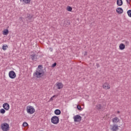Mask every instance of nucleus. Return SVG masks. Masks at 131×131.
Wrapping results in <instances>:
<instances>
[{
    "label": "nucleus",
    "instance_id": "obj_1",
    "mask_svg": "<svg viewBox=\"0 0 131 131\" xmlns=\"http://www.w3.org/2000/svg\"><path fill=\"white\" fill-rule=\"evenodd\" d=\"M43 75H45V71H43V69H42V66L39 65L36 72L34 73L33 76L37 78H40V77H42Z\"/></svg>",
    "mask_w": 131,
    "mask_h": 131
},
{
    "label": "nucleus",
    "instance_id": "obj_2",
    "mask_svg": "<svg viewBox=\"0 0 131 131\" xmlns=\"http://www.w3.org/2000/svg\"><path fill=\"white\" fill-rule=\"evenodd\" d=\"M1 129L3 131H8L10 128V125L7 123H3L1 125Z\"/></svg>",
    "mask_w": 131,
    "mask_h": 131
},
{
    "label": "nucleus",
    "instance_id": "obj_3",
    "mask_svg": "<svg viewBox=\"0 0 131 131\" xmlns=\"http://www.w3.org/2000/svg\"><path fill=\"white\" fill-rule=\"evenodd\" d=\"M27 112L29 114H33L35 112V109L34 107L31 105H29L27 106Z\"/></svg>",
    "mask_w": 131,
    "mask_h": 131
},
{
    "label": "nucleus",
    "instance_id": "obj_4",
    "mask_svg": "<svg viewBox=\"0 0 131 131\" xmlns=\"http://www.w3.org/2000/svg\"><path fill=\"white\" fill-rule=\"evenodd\" d=\"M59 121H60L59 119V117L57 116H53L51 118V122L53 123V124H58L59 123Z\"/></svg>",
    "mask_w": 131,
    "mask_h": 131
},
{
    "label": "nucleus",
    "instance_id": "obj_5",
    "mask_svg": "<svg viewBox=\"0 0 131 131\" xmlns=\"http://www.w3.org/2000/svg\"><path fill=\"white\" fill-rule=\"evenodd\" d=\"M74 120L75 122H80L81 121V116H79V115L74 116Z\"/></svg>",
    "mask_w": 131,
    "mask_h": 131
},
{
    "label": "nucleus",
    "instance_id": "obj_6",
    "mask_svg": "<svg viewBox=\"0 0 131 131\" xmlns=\"http://www.w3.org/2000/svg\"><path fill=\"white\" fill-rule=\"evenodd\" d=\"M9 76L12 79H14L16 77V73L13 71H11L9 73Z\"/></svg>",
    "mask_w": 131,
    "mask_h": 131
},
{
    "label": "nucleus",
    "instance_id": "obj_7",
    "mask_svg": "<svg viewBox=\"0 0 131 131\" xmlns=\"http://www.w3.org/2000/svg\"><path fill=\"white\" fill-rule=\"evenodd\" d=\"M30 57L33 61H36L37 60V55L35 53H33L30 56Z\"/></svg>",
    "mask_w": 131,
    "mask_h": 131
},
{
    "label": "nucleus",
    "instance_id": "obj_8",
    "mask_svg": "<svg viewBox=\"0 0 131 131\" xmlns=\"http://www.w3.org/2000/svg\"><path fill=\"white\" fill-rule=\"evenodd\" d=\"M103 89L104 90H110V85L107 82L104 83L102 85Z\"/></svg>",
    "mask_w": 131,
    "mask_h": 131
},
{
    "label": "nucleus",
    "instance_id": "obj_9",
    "mask_svg": "<svg viewBox=\"0 0 131 131\" xmlns=\"http://www.w3.org/2000/svg\"><path fill=\"white\" fill-rule=\"evenodd\" d=\"M56 86H57V89L58 90H61V89H63V85L61 82H57L56 84Z\"/></svg>",
    "mask_w": 131,
    "mask_h": 131
},
{
    "label": "nucleus",
    "instance_id": "obj_10",
    "mask_svg": "<svg viewBox=\"0 0 131 131\" xmlns=\"http://www.w3.org/2000/svg\"><path fill=\"white\" fill-rule=\"evenodd\" d=\"M3 108L6 111L9 110L10 109V105H9L8 103H6L3 104Z\"/></svg>",
    "mask_w": 131,
    "mask_h": 131
},
{
    "label": "nucleus",
    "instance_id": "obj_11",
    "mask_svg": "<svg viewBox=\"0 0 131 131\" xmlns=\"http://www.w3.org/2000/svg\"><path fill=\"white\" fill-rule=\"evenodd\" d=\"M116 12L118 14H122L123 13V10L121 8H118L116 9Z\"/></svg>",
    "mask_w": 131,
    "mask_h": 131
},
{
    "label": "nucleus",
    "instance_id": "obj_12",
    "mask_svg": "<svg viewBox=\"0 0 131 131\" xmlns=\"http://www.w3.org/2000/svg\"><path fill=\"white\" fill-rule=\"evenodd\" d=\"M119 49L120 50H124V49H125V45H124V44L123 43H121L120 45H119Z\"/></svg>",
    "mask_w": 131,
    "mask_h": 131
},
{
    "label": "nucleus",
    "instance_id": "obj_13",
    "mask_svg": "<svg viewBox=\"0 0 131 131\" xmlns=\"http://www.w3.org/2000/svg\"><path fill=\"white\" fill-rule=\"evenodd\" d=\"M122 0H117V5H118V6H122Z\"/></svg>",
    "mask_w": 131,
    "mask_h": 131
},
{
    "label": "nucleus",
    "instance_id": "obj_14",
    "mask_svg": "<svg viewBox=\"0 0 131 131\" xmlns=\"http://www.w3.org/2000/svg\"><path fill=\"white\" fill-rule=\"evenodd\" d=\"M54 113L56 115H60V114H61V111H60V110H56Z\"/></svg>",
    "mask_w": 131,
    "mask_h": 131
},
{
    "label": "nucleus",
    "instance_id": "obj_15",
    "mask_svg": "<svg viewBox=\"0 0 131 131\" xmlns=\"http://www.w3.org/2000/svg\"><path fill=\"white\" fill-rule=\"evenodd\" d=\"M8 34H9V30L5 29L3 31V35H8Z\"/></svg>",
    "mask_w": 131,
    "mask_h": 131
},
{
    "label": "nucleus",
    "instance_id": "obj_16",
    "mask_svg": "<svg viewBox=\"0 0 131 131\" xmlns=\"http://www.w3.org/2000/svg\"><path fill=\"white\" fill-rule=\"evenodd\" d=\"M27 18L28 20H31L33 18V15L28 14Z\"/></svg>",
    "mask_w": 131,
    "mask_h": 131
},
{
    "label": "nucleus",
    "instance_id": "obj_17",
    "mask_svg": "<svg viewBox=\"0 0 131 131\" xmlns=\"http://www.w3.org/2000/svg\"><path fill=\"white\" fill-rule=\"evenodd\" d=\"M7 49H8V46L7 45H4L3 46L2 49L3 50V51H6Z\"/></svg>",
    "mask_w": 131,
    "mask_h": 131
},
{
    "label": "nucleus",
    "instance_id": "obj_18",
    "mask_svg": "<svg viewBox=\"0 0 131 131\" xmlns=\"http://www.w3.org/2000/svg\"><path fill=\"white\" fill-rule=\"evenodd\" d=\"M0 113L2 114H5V113H6V110H5L4 108H2L0 110Z\"/></svg>",
    "mask_w": 131,
    "mask_h": 131
},
{
    "label": "nucleus",
    "instance_id": "obj_19",
    "mask_svg": "<svg viewBox=\"0 0 131 131\" xmlns=\"http://www.w3.org/2000/svg\"><path fill=\"white\" fill-rule=\"evenodd\" d=\"M23 126H24V127L28 126V123H27V122H24L23 124Z\"/></svg>",
    "mask_w": 131,
    "mask_h": 131
},
{
    "label": "nucleus",
    "instance_id": "obj_20",
    "mask_svg": "<svg viewBox=\"0 0 131 131\" xmlns=\"http://www.w3.org/2000/svg\"><path fill=\"white\" fill-rule=\"evenodd\" d=\"M96 107L97 108V109H102V105L100 104H98L96 105Z\"/></svg>",
    "mask_w": 131,
    "mask_h": 131
},
{
    "label": "nucleus",
    "instance_id": "obj_21",
    "mask_svg": "<svg viewBox=\"0 0 131 131\" xmlns=\"http://www.w3.org/2000/svg\"><path fill=\"white\" fill-rule=\"evenodd\" d=\"M67 11H69V12H71V11H72V8L70 6H68Z\"/></svg>",
    "mask_w": 131,
    "mask_h": 131
},
{
    "label": "nucleus",
    "instance_id": "obj_22",
    "mask_svg": "<svg viewBox=\"0 0 131 131\" xmlns=\"http://www.w3.org/2000/svg\"><path fill=\"white\" fill-rule=\"evenodd\" d=\"M118 127H120V126H118L117 125L115 126V131H117L119 129V131H120V129L118 128Z\"/></svg>",
    "mask_w": 131,
    "mask_h": 131
},
{
    "label": "nucleus",
    "instance_id": "obj_23",
    "mask_svg": "<svg viewBox=\"0 0 131 131\" xmlns=\"http://www.w3.org/2000/svg\"><path fill=\"white\" fill-rule=\"evenodd\" d=\"M127 14H128V16L131 17V10H129L127 11Z\"/></svg>",
    "mask_w": 131,
    "mask_h": 131
},
{
    "label": "nucleus",
    "instance_id": "obj_24",
    "mask_svg": "<svg viewBox=\"0 0 131 131\" xmlns=\"http://www.w3.org/2000/svg\"><path fill=\"white\" fill-rule=\"evenodd\" d=\"M26 4H29L31 0H23Z\"/></svg>",
    "mask_w": 131,
    "mask_h": 131
},
{
    "label": "nucleus",
    "instance_id": "obj_25",
    "mask_svg": "<svg viewBox=\"0 0 131 131\" xmlns=\"http://www.w3.org/2000/svg\"><path fill=\"white\" fill-rule=\"evenodd\" d=\"M55 97H57V95H54L53 97H52L50 98V101H54V98H55Z\"/></svg>",
    "mask_w": 131,
    "mask_h": 131
},
{
    "label": "nucleus",
    "instance_id": "obj_26",
    "mask_svg": "<svg viewBox=\"0 0 131 131\" xmlns=\"http://www.w3.org/2000/svg\"><path fill=\"white\" fill-rule=\"evenodd\" d=\"M111 128L112 130L115 131V125H114L113 126H112Z\"/></svg>",
    "mask_w": 131,
    "mask_h": 131
},
{
    "label": "nucleus",
    "instance_id": "obj_27",
    "mask_svg": "<svg viewBox=\"0 0 131 131\" xmlns=\"http://www.w3.org/2000/svg\"><path fill=\"white\" fill-rule=\"evenodd\" d=\"M125 42L124 43H125L126 46H128V45L129 44V42L128 41H124Z\"/></svg>",
    "mask_w": 131,
    "mask_h": 131
},
{
    "label": "nucleus",
    "instance_id": "obj_28",
    "mask_svg": "<svg viewBox=\"0 0 131 131\" xmlns=\"http://www.w3.org/2000/svg\"><path fill=\"white\" fill-rule=\"evenodd\" d=\"M115 122H119V119H118V118H115Z\"/></svg>",
    "mask_w": 131,
    "mask_h": 131
},
{
    "label": "nucleus",
    "instance_id": "obj_29",
    "mask_svg": "<svg viewBox=\"0 0 131 131\" xmlns=\"http://www.w3.org/2000/svg\"><path fill=\"white\" fill-rule=\"evenodd\" d=\"M77 108L78 110H81V106L80 105H77Z\"/></svg>",
    "mask_w": 131,
    "mask_h": 131
},
{
    "label": "nucleus",
    "instance_id": "obj_30",
    "mask_svg": "<svg viewBox=\"0 0 131 131\" xmlns=\"http://www.w3.org/2000/svg\"><path fill=\"white\" fill-rule=\"evenodd\" d=\"M56 66H57V63L56 62L52 64V67H56Z\"/></svg>",
    "mask_w": 131,
    "mask_h": 131
},
{
    "label": "nucleus",
    "instance_id": "obj_31",
    "mask_svg": "<svg viewBox=\"0 0 131 131\" xmlns=\"http://www.w3.org/2000/svg\"><path fill=\"white\" fill-rule=\"evenodd\" d=\"M104 119H107V115L103 117Z\"/></svg>",
    "mask_w": 131,
    "mask_h": 131
},
{
    "label": "nucleus",
    "instance_id": "obj_32",
    "mask_svg": "<svg viewBox=\"0 0 131 131\" xmlns=\"http://www.w3.org/2000/svg\"><path fill=\"white\" fill-rule=\"evenodd\" d=\"M127 4H129L130 0H126Z\"/></svg>",
    "mask_w": 131,
    "mask_h": 131
},
{
    "label": "nucleus",
    "instance_id": "obj_33",
    "mask_svg": "<svg viewBox=\"0 0 131 131\" xmlns=\"http://www.w3.org/2000/svg\"><path fill=\"white\" fill-rule=\"evenodd\" d=\"M115 121V118H114L113 119V122H114Z\"/></svg>",
    "mask_w": 131,
    "mask_h": 131
},
{
    "label": "nucleus",
    "instance_id": "obj_34",
    "mask_svg": "<svg viewBox=\"0 0 131 131\" xmlns=\"http://www.w3.org/2000/svg\"><path fill=\"white\" fill-rule=\"evenodd\" d=\"M84 55H88V52H85V54H84Z\"/></svg>",
    "mask_w": 131,
    "mask_h": 131
},
{
    "label": "nucleus",
    "instance_id": "obj_35",
    "mask_svg": "<svg viewBox=\"0 0 131 131\" xmlns=\"http://www.w3.org/2000/svg\"><path fill=\"white\" fill-rule=\"evenodd\" d=\"M120 113V112H119V111H118V112H117V114H119Z\"/></svg>",
    "mask_w": 131,
    "mask_h": 131
}]
</instances>
